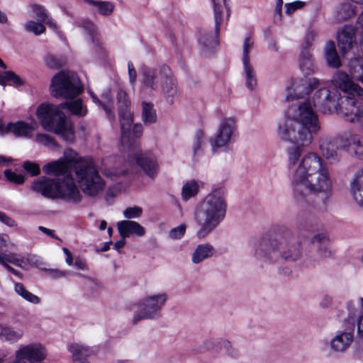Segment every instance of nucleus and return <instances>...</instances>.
I'll return each instance as SVG.
<instances>
[{
	"label": "nucleus",
	"mask_w": 363,
	"mask_h": 363,
	"mask_svg": "<svg viewBox=\"0 0 363 363\" xmlns=\"http://www.w3.org/2000/svg\"><path fill=\"white\" fill-rule=\"evenodd\" d=\"M38 125L33 118H30L29 123L22 121L9 123L5 125V132L11 133L17 137L28 138L30 136V133L38 128Z\"/></svg>",
	"instance_id": "19"
},
{
	"label": "nucleus",
	"mask_w": 363,
	"mask_h": 363,
	"mask_svg": "<svg viewBox=\"0 0 363 363\" xmlns=\"http://www.w3.org/2000/svg\"><path fill=\"white\" fill-rule=\"evenodd\" d=\"M333 301V298L331 296L328 295H325L323 297L320 302V306L323 308H328L329 307Z\"/></svg>",
	"instance_id": "60"
},
{
	"label": "nucleus",
	"mask_w": 363,
	"mask_h": 363,
	"mask_svg": "<svg viewBox=\"0 0 363 363\" xmlns=\"http://www.w3.org/2000/svg\"><path fill=\"white\" fill-rule=\"evenodd\" d=\"M204 140L201 133H197L193 144V152L194 157L200 156L203 152Z\"/></svg>",
	"instance_id": "47"
},
{
	"label": "nucleus",
	"mask_w": 363,
	"mask_h": 363,
	"mask_svg": "<svg viewBox=\"0 0 363 363\" xmlns=\"http://www.w3.org/2000/svg\"><path fill=\"white\" fill-rule=\"evenodd\" d=\"M325 57L327 64L330 67L337 68L340 67V60L336 51V48L334 42L329 41L326 43L325 46Z\"/></svg>",
	"instance_id": "28"
},
{
	"label": "nucleus",
	"mask_w": 363,
	"mask_h": 363,
	"mask_svg": "<svg viewBox=\"0 0 363 363\" xmlns=\"http://www.w3.org/2000/svg\"><path fill=\"white\" fill-rule=\"evenodd\" d=\"M213 4L215 28L209 30L201 28L199 30L198 42L203 52H207L215 48L218 44L217 37L220 30V26L223 21V11L220 5L216 4L215 0H211Z\"/></svg>",
	"instance_id": "12"
},
{
	"label": "nucleus",
	"mask_w": 363,
	"mask_h": 363,
	"mask_svg": "<svg viewBox=\"0 0 363 363\" xmlns=\"http://www.w3.org/2000/svg\"><path fill=\"white\" fill-rule=\"evenodd\" d=\"M352 152L359 160H363V140H362L359 136L357 138V143H355L352 147Z\"/></svg>",
	"instance_id": "54"
},
{
	"label": "nucleus",
	"mask_w": 363,
	"mask_h": 363,
	"mask_svg": "<svg viewBox=\"0 0 363 363\" xmlns=\"http://www.w3.org/2000/svg\"><path fill=\"white\" fill-rule=\"evenodd\" d=\"M60 179L42 177L33 182L31 189L45 198L57 199Z\"/></svg>",
	"instance_id": "16"
},
{
	"label": "nucleus",
	"mask_w": 363,
	"mask_h": 363,
	"mask_svg": "<svg viewBox=\"0 0 363 363\" xmlns=\"http://www.w3.org/2000/svg\"><path fill=\"white\" fill-rule=\"evenodd\" d=\"M13 289L14 291L26 301L33 304H39L40 303V298L28 291L23 284L13 281Z\"/></svg>",
	"instance_id": "33"
},
{
	"label": "nucleus",
	"mask_w": 363,
	"mask_h": 363,
	"mask_svg": "<svg viewBox=\"0 0 363 363\" xmlns=\"http://www.w3.org/2000/svg\"><path fill=\"white\" fill-rule=\"evenodd\" d=\"M6 179L16 184H21L24 182V176L21 174H17L11 169H6L4 172Z\"/></svg>",
	"instance_id": "49"
},
{
	"label": "nucleus",
	"mask_w": 363,
	"mask_h": 363,
	"mask_svg": "<svg viewBox=\"0 0 363 363\" xmlns=\"http://www.w3.org/2000/svg\"><path fill=\"white\" fill-rule=\"evenodd\" d=\"M254 43V40L251 37H247L245 38L242 45V62H250L249 53L253 48Z\"/></svg>",
	"instance_id": "45"
},
{
	"label": "nucleus",
	"mask_w": 363,
	"mask_h": 363,
	"mask_svg": "<svg viewBox=\"0 0 363 363\" xmlns=\"http://www.w3.org/2000/svg\"><path fill=\"white\" fill-rule=\"evenodd\" d=\"M45 63L49 67L57 69L62 67L65 62L63 59L57 58L52 55H48L45 57Z\"/></svg>",
	"instance_id": "50"
},
{
	"label": "nucleus",
	"mask_w": 363,
	"mask_h": 363,
	"mask_svg": "<svg viewBox=\"0 0 363 363\" xmlns=\"http://www.w3.org/2000/svg\"><path fill=\"white\" fill-rule=\"evenodd\" d=\"M302 252L301 242L294 239L289 230H284L277 238L264 240L257 250V256L270 263L280 259L295 262L301 257Z\"/></svg>",
	"instance_id": "6"
},
{
	"label": "nucleus",
	"mask_w": 363,
	"mask_h": 363,
	"mask_svg": "<svg viewBox=\"0 0 363 363\" xmlns=\"http://www.w3.org/2000/svg\"><path fill=\"white\" fill-rule=\"evenodd\" d=\"M61 109H67L72 115L82 117L86 115L87 110L84 106L82 101L80 99L67 101L60 104Z\"/></svg>",
	"instance_id": "31"
},
{
	"label": "nucleus",
	"mask_w": 363,
	"mask_h": 363,
	"mask_svg": "<svg viewBox=\"0 0 363 363\" xmlns=\"http://www.w3.org/2000/svg\"><path fill=\"white\" fill-rule=\"evenodd\" d=\"M311 242L318 246L317 256L319 259H325L333 255V252L329 247V240L323 233H318L314 235Z\"/></svg>",
	"instance_id": "22"
},
{
	"label": "nucleus",
	"mask_w": 363,
	"mask_h": 363,
	"mask_svg": "<svg viewBox=\"0 0 363 363\" xmlns=\"http://www.w3.org/2000/svg\"><path fill=\"white\" fill-rule=\"evenodd\" d=\"M4 263H11L16 267H22L25 263L23 257L15 252H3L0 249V264L4 265Z\"/></svg>",
	"instance_id": "36"
},
{
	"label": "nucleus",
	"mask_w": 363,
	"mask_h": 363,
	"mask_svg": "<svg viewBox=\"0 0 363 363\" xmlns=\"http://www.w3.org/2000/svg\"><path fill=\"white\" fill-rule=\"evenodd\" d=\"M23 335V332L20 329L0 324V339L11 343L18 341Z\"/></svg>",
	"instance_id": "29"
},
{
	"label": "nucleus",
	"mask_w": 363,
	"mask_h": 363,
	"mask_svg": "<svg viewBox=\"0 0 363 363\" xmlns=\"http://www.w3.org/2000/svg\"><path fill=\"white\" fill-rule=\"evenodd\" d=\"M117 228L120 235L128 238L131 235L143 236L145 233V228L138 222L124 220L117 223Z\"/></svg>",
	"instance_id": "21"
},
{
	"label": "nucleus",
	"mask_w": 363,
	"mask_h": 363,
	"mask_svg": "<svg viewBox=\"0 0 363 363\" xmlns=\"http://www.w3.org/2000/svg\"><path fill=\"white\" fill-rule=\"evenodd\" d=\"M355 14L354 6L350 2L342 3L335 12V18L337 21H345Z\"/></svg>",
	"instance_id": "35"
},
{
	"label": "nucleus",
	"mask_w": 363,
	"mask_h": 363,
	"mask_svg": "<svg viewBox=\"0 0 363 363\" xmlns=\"http://www.w3.org/2000/svg\"><path fill=\"white\" fill-rule=\"evenodd\" d=\"M143 213V208L139 206H133L125 208L123 211V216L127 219L139 218Z\"/></svg>",
	"instance_id": "51"
},
{
	"label": "nucleus",
	"mask_w": 363,
	"mask_h": 363,
	"mask_svg": "<svg viewBox=\"0 0 363 363\" xmlns=\"http://www.w3.org/2000/svg\"><path fill=\"white\" fill-rule=\"evenodd\" d=\"M160 69H153L149 67H144L142 70V83L144 86L156 90L158 88L160 81Z\"/></svg>",
	"instance_id": "25"
},
{
	"label": "nucleus",
	"mask_w": 363,
	"mask_h": 363,
	"mask_svg": "<svg viewBox=\"0 0 363 363\" xmlns=\"http://www.w3.org/2000/svg\"><path fill=\"white\" fill-rule=\"evenodd\" d=\"M316 106L315 101L311 99L293 104L279 125L281 137L296 145L288 149V160L294 197L301 206L309 202L312 194L329 198L333 189L329 169L321 157L310 152L300 159L303 147L311 143L313 134L320 129Z\"/></svg>",
	"instance_id": "1"
},
{
	"label": "nucleus",
	"mask_w": 363,
	"mask_h": 363,
	"mask_svg": "<svg viewBox=\"0 0 363 363\" xmlns=\"http://www.w3.org/2000/svg\"><path fill=\"white\" fill-rule=\"evenodd\" d=\"M62 250L66 255V259H65L66 263L68 265L71 266L72 264V261H73V257H72V253L67 248H65V247H64L62 249Z\"/></svg>",
	"instance_id": "62"
},
{
	"label": "nucleus",
	"mask_w": 363,
	"mask_h": 363,
	"mask_svg": "<svg viewBox=\"0 0 363 363\" xmlns=\"http://www.w3.org/2000/svg\"><path fill=\"white\" fill-rule=\"evenodd\" d=\"M118 114L121 129V142L124 147L131 148L129 153V162L136 164L150 177H153L157 169V162L151 155L143 154L136 140L143 132L140 123H133V112L128 94L119 89L117 93Z\"/></svg>",
	"instance_id": "4"
},
{
	"label": "nucleus",
	"mask_w": 363,
	"mask_h": 363,
	"mask_svg": "<svg viewBox=\"0 0 363 363\" xmlns=\"http://www.w3.org/2000/svg\"><path fill=\"white\" fill-rule=\"evenodd\" d=\"M24 28L26 31L33 33L35 35H39L45 31L44 23L41 21H28L24 24Z\"/></svg>",
	"instance_id": "43"
},
{
	"label": "nucleus",
	"mask_w": 363,
	"mask_h": 363,
	"mask_svg": "<svg viewBox=\"0 0 363 363\" xmlns=\"http://www.w3.org/2000/svg\"><path fill=\"white\" fill-rule=\"evenodd\" d=\"M347 316L342 320V330L336 332L330 341V350L335 353H342L350 348L354 340V320L357 309L353 301L347 303Z\"/></svg>",
	"instance_id": "8"
},
{
	"label": "nucleus",
	"mask_w": 363,
	"mask_h": 363,
	"mask_svg": "<svg viewBox=\"0 0 363 363\" xmlns=\"http://www.w3.org/2000/svg\"><path fill=\"white\" fill-rule=\"evenodd\" d=\"M350 191L355 204L363 211V169L357 171L350 180Z\"/></svg>",
	"instance_id": "20"
},
{
	"label": "nucleus",
	"mask_w": 363,
	"mask_h": 363,
	"mask_svg": "<svg viewBox=\"0 0 363 363\" xmlns=\"http://www.w3.org/2000/svg\"><path fill=\"white\" fill-rule=\"evenodd\" d=\"M357 138L358 135L350 133H345L335 137L340 148L348 152H352L353 146L357 143Z\"/></svg>",
	"instance_id": "30"
},
{
	"label": "nucleus",
	"mask_w": 363,
	"mask_h": 363,
	"mask_svg": "<svg viewBox=\"0 0 363 363\" xmlns=\"http://www.w3.org/2000/svg\"><path fill=\"white\" fill-rule=\"evenodd\" d=\"M61 107L50 103H43L36 108L35 115L40 124L47 131L60 135L65 140H74V131L66 121V116Z\"/></svg>",
	"instance_id": "7"
},
{
	"label": "nucleus",
	"mask_w": 363,
	"mask_h": 363,
	"mask_svg": "<svg viewBox=\"0 0 363 363\" xmlns=\"http://www.w3.org/2000/svg\"><path fill=\"white\" fill-rule=\"evenodd\" d=\"M350 69L352 77L363 84V60L355 59L353 60L350 65Z\"/></svg>",
	"instance_id": "42"
},
{
	"label": "nucleus",
	"mask_w": 363,
	"mask_h": 363,
	"mask_svg": "<svg viewBox=\"0 0 363 363\" xmlns=\"http://www.w3.org/2000/svg\"><path fill=\"white\" fill-rule=\"evenodd\" d=\"M23 167L27 172L30 173L33 176H36L40 174L39 166L35 163L26 162H24Z\"/></svg>",
	"instance_id": "55"
},
{
	"label": "nucleus",
	"mask_w": 363,
	"mask_h": 363,
	"mask_svg": "<svg viewBox=\"0 0 363 363\" xmlns=\"http://www.w3.org/2000/svg\"><path fill=\"white\" fill-rule=\"evenodd\" d=\"M82 91L80 80L74 72H61L55 74L52 79L50 92L55 97L73 99Z\"/></svg>",
	"instance_id": "9"
},
{
	"label": "nucleus",
	"mask_w": 363,
	"mask_h": 363,
	"mask_svg": "<svg viewBox=\"0 0 363 363\" xmlns=\"http://www.w3.org/2000/svg\"><path fill=\"white\" fill-rule=\"evenodd\" d=\"M354 306L357 309V316L354 320V323H357V333L359 337H363V314L359 311L358 305L354 303Z\"/></svg>",
	"instance_id": "52"
},
{
	"label": "nucleus",
	"mask_w": 363,
	"mask_h": 363,
	"mask_svg": "<svg viewBox=\"0 0 363 363\" xmlns=\"http://www.w3.org/2000/svg\"><path fill=\"white\" fill-rule=\"evenodd\" d=\"M167 301L166 293L151 294L143 298L137 304L138 311L133 318V324L142 320L157 318Z\"/></svg>",
	"instance_id": "10"
},
{
	"label": "nucleus",
	"mask_w": 363,
	"mask_h": 363,
	"mask_svg": "<svg viewBox=\"0 0 363 363\" xmlns=\"http://www.w3.org/2000/svg\"><path fill=\"white\" fill-rule=\"evenodd\" d=\"M243 65V75L245 79V85L248 89L253 90L257 86V77L256 72L251 65L249 62H242Z\"/></svg>",
	"instance_id": "34"
},
{
	"label": "nucleus",
	"mask_w": 363,
	"mask_h": 363,
	"mask_svg": "<svg viewBox=\"0 0 363 363\" xmlns=\"http://www.w3.org/2000/svg\"><path fill=\"white\" fill-rule=\"evenodd\" d=\"M337 39L340 52L347 54L357 44L354 28L350 26H344L337 32Z\"/></svg>",
	"instance_id": "18"
},
{
	"label": "nucleus",
	"mask_w": 363,
	"mask_h": 363,
	"mask_svg": "<svg viewBox=\"0 0 363 363\" xmlns=\"http://www.w3.org/2000/svg\"><path fill=\"white\" fill-rule=\"evenodd\" d=\"M9 236L5 234H0V249L7 246V238Z\"/></svg>",
	"instance_id": "64"
},
{
	"label": "nucleus",
	"mask_w": 363,
	"mask_h": 363,
	"mask_svg": "<svg viewBox=\"0 0 363 363\" xmlns=\"http://www.w3.org/2000/svg\"><path fill=\"white\" fill-rule=\"evenodd\" d=\"M304 6H305V2L301 1H296L292 3L286 4H285L286 13L288 15H291L296 10L303 8Z\"/></svg>",
	"instance_id": "53"
},
{
	"label": "nucleus",
	"mask_w": 363,
	"mask_h": 363,
	"mask_svg": "<svg viewBox=\"0 0 363 363\" xmlns=\"http://www.w3.org/2000/svg\"><path fill=\"white\" fill-rule=\"evenodd\" d=\"M0 221L9 227H16L18 225L16 221L7 216L4 212L0 211Z\"/></svg>",
	"instance_id": "57"
},
{
	"label": "nucleus",
	"mask_w": 363,
	"mask_h": 363,
	"mask_svg": "<svg viewBox=\"0 0 363 363\" xmlns=\"http://www.w3.org/2000/svg\"><path fill=\"white\" fill-rule=\"evenodd\" d=\"M30 9L35 17L41 22H43L49 27L57 29V26L54 20L49 16L48 11L45 6L40 4H32Z\"/></svg>",
	"instance_id": "26"
},
{
	"label": "nucleus",
	"mask_w": 363,
	"mask_h": 363,
	"mask_svg": "<svg viewBox=\"0 0 363 363\" xmlns=\"http://www.w3.org/2000/svg\"><path fill=\"white\" fill-rule=\"evenodd\" d=\"M335 87L320 89L316 94L317 104L325 111L337 113L346 121L355 123L363 119V106L354 97L363 100V89L354 83L344 72H337L331 79Z\"/></svg>",
	"instance_id": "2"
},
{
	"label": "nucleus",
	"mask_w": 363,
	"mask_h": 363,
	"mask_svg": "<svg viewBox=\"0 0 363 363\" xmlns=\"http://www.w3.org/2000/svg\"><path fill=\"white\" fill-rule=\"evenodd\" d=\"M92 98L94 99V101L96 103H98L99 105L102 106L104 111L106 113L107 117L110 120L114 119V114L113 112V102L111 97L110 96L109 94H106L102 96V101L97 99L96 96L92 95Z\"/></svg>",
	"instance_id": "39"
},
{
	"label": "nucleus",
	"mask_w": 363,
	"mask_h": 363,
	"mask_svg": "<svg viewBox=\"0 0 363 363\" xmlns=\"http://www.w3.org/2000/svg\"><path fill=\"white\" fill-rule=\"evenodd\" d=\"M62 177L63 179H60L57 199L74 204L80 203L83 196L72 174L67 173Z\"/></svg>",
	"instance_id": "13"
},
{
	"label": "nucleus",
	"mask_w": 363,
	"mask_h": 363,
	"mask_svg": "<svg viewBox=\"0 0 363 363\" xmlns=\"http://www.w3.org/2000/svg\"><path fill=\"white\" fill-rule=\"evenodd\" d=\"M160 82L162 92L169 104H173L178 97V89L172 70L168 66L163 65L160 69Z\"/></svg>",
	"instance_id": "15"
},
{
	"label": "nucleus",
	"mask_w": 363,
	"mask_h": 363,
	"mask_svg": "<svg viewBox=\"0 0 363 363\" xmlns=\"http://www.w3.org/2000/svg\"><path fill=\"white\" fill-rule=\"evenodd\" d=\"M204 347L211 352H218L223 347L229 350L231 347L230 342L221 338H208L203 342Z\"/></svg>",
	"instance_id": "32"
},
{
	"label": "nucleus",
	"mask_w": 363,
	"mask_h": 363,
	"mask_svg": "<svg viewBox=\"0 0 363 363\" xmlns=\"http://www.w3.org/2000/svg\"><path fill=\"white\" fill-rule=\"evenodd\" d=\"M0 67L4 69L6 67V65L1 59ZM6 84L15 86H20L24 84V81L16 73L11 71H6L2 73L0 72V84L5 85Z\"/></svg>",
	"instance_id": "27"
},
{
	"label": "nucleus",
	"mask_w": 363,
	"mask_h": 363,
	"mask_svg": "<svg viewBox=\"0 0 363 363\" xmlns=\"http://www.w3.org/2000/svg\"><path fill=\"white\" fill-rule=\"evenodd\" d=\"M70 167L73 168L75 180L85 195L95 197L104 191L106 182L93 159L81 158L70 148L64 151L62 158L45 164L43 171L46 174L60 177L69 173Z\"/></svg>",
	"instance_id": "3"
},
{
	"label": "nucleus",
	"mask_w": 363,
	"mask_h": 363,
	"mask_svg": "<svg viewBox=\"0 0 363 363\" xmlns=\"http://www.w3.org/2000/svg\"><path fill=\"white\" fill-rule=\"evenodd\" d=\"M68 350L72 353L74 361L80 360L81 358L88 356L91 352L89 347L78 343L71 344Z\"/></svg>",
	"instance_id": "38"
},
{
	"label": "nucleus",
	"mask_w": 363,
	"mask_h": 363,
	"mask_svg": "<svg viewBox=\"0 0 363 363\" xmlns=\"http://www.w3.org/2000/svg\"><path fill=\"white\" fill-rule=\"evenodd\" d=\"M199 190V184L195 180L187 182L182 187V197L184 201L195 196Z\"/></svg>",
	"instance_id": "40"
},
{
	"label": "nucleus",
	"mask_w": 363,
	"mask_h": 363,
	"mask_svg": "<svg viewBox=\"0 0 363 363\" xmlns=\"http://www.w3.org/2000/svg\"><path fill=\"white\" fill-rule=\"evenodd\" d=\"M38 229L42 233L46 234L47 235H48V236H50L51 238H57V237H55V235L54 234V230H52L48 229V228H45L43 226H39Z\"/></svg>",
	"instance_id": "63"
},
{
	"label": "nucleus",
	"mask_w": 363,
	"mask_h": 363,
	"mask_svg": "<svg viewBox=\"0 0 363 363\" xmlns=\"http://www.w3.org/2000/svg\"><path fill=\"white\" fill-rule=\"evenodd\" d=\"M86 4L94 6L98 9L99 13L104 16L110 15L114 9V6L109 1L84 0Z\"/></svg>",
	"instance_id": "41"
},
{
	"label": "nucleus",
	"mask_w": 363,
	"mask_h": 363,
	"mask_svg": "<svg viewBox=\"0 0 363 363\" xmlns=\"http://www.w3.org/2000/svg\"><path fill=\"white\" fill-rule=\"evenodd\" d=\"M227 211L225 191L216 188L209 193L196 207L195 222L199 226L196 235L204 238L224 219Z\"/></svg>",
	"instance_id": "5"
},
{
	"label": "nucleus",
	"mask_w": 363,
	"mask_h": 363,
	"mask_svg": "<svg viewBox=\"0 0 363 363\" xmlns=\"http://www.w3.org/2000/svg\"><path fill=\"white\" fill-rule=\"evenodd\" d=\"M142 120L145 125H150L157 121V115L153 105L147 102L142 104Z\"/></svg>",
	"instance_id": "37"
},
{
	"label": "nucleus",
	"mask_w": 363,
	"mask_h": 363,
	"mask_svg": "<svg viewBox=\"0 0 363 363\" xmlns=\"http://www.w3.org/2000/svg\"><path fill=\"white\" fill-rule=\"evenodd\" d=\"M35 141L50 148H54L57 146L56 142L51 136L44 133L37 134L35 136Z\"/></svg>",
	"instance_id": "46"
},
{
	"label": "nucleus",
	"mask_w": 363,
	"mask_h": 363,
	"mask_svg": "<svg viewBox=\"0 0 363 363\" xmlns=\"http://www.w3.org/2000/svg\"><path fill=\"white\" fill-rule=\"evenodd\" d=\"M238 135L237 121L234 117L223 118L219 123L217 132L211 140L212 151L228 148Z\"/></svg>",
	"instance_id": "11"
},
{
	"label": "nucleus",
	"mask_w": 363,
	"mask_h": 363,
	"mask_svg": "<svg viewBox=\"0 0 363 363\" xmlns=\"http://www.w3.org/2000/svg\"><path fill=\"white\" fill-rule=\"evenodd\" d=\"M42 264L43 263L40 260L36 259V267H39L40 270L45 272L52 279H60L66 277L67 274V272L60 270L57 269H49L41 267Z\"/></svg>",
	"instance_id": "44"
},
{
	"label": "nucleus",
	"mask_w": 363,
	"mask_h": 363,
	"mask_svg": "<svg viewBox=\"0 0 363 363\" xmlns=\"http://www.w3.org/2000/svg\"><path fill=\"white\" fill-rule=\"evenodd\" d=\"M214 254L215 250L210 244L199 245L192 253L191 262L196 264H200L204 259L213 257Z\"/></svg>",
	"instance_id": "24"
},
{
	"label": "nucleus",
	"mask_w": 363,
	"mask_h": 363,
	"mask_svg": "<svg viewBox=\"0 0 363 363\" xmlns=\"http://www.w3.org/2000/svg\"><path fill=\"white\" fill-rule=\"evenodd\" d=\"M319 149L323 156L330 164L340 162L341 155L338 152L340 149L335 138L322 136L319 139Z\"/></svg>",
	"instance_id": "17"
},
{
	"label": "nucleus",
	"mask_w": 363,
	"mask_h": 363,
	"mask_svg": "<svg viewBox=\"0 0 363 363\" xmlns=\"http://www.w3.org/2000/svg\"><path fill=\"white\" fill-rule=\"evenodd\" d=\"M186 230V225L184 223L180 224L177 227L171 229L168 236L172 240H179L184 235Z\"/></svg>",
	"instance_id": "48"
},
{
	"label": "nucleus",
	"mask_w": 363,
	"mask_h": 363,
	"mask_svg": "<svg viewBox=\"0 0 363 363\" xmlns=\"http://www.w3.org/2000/svg\"><path fill=\"white\" fill-rule=\"evenodd\" d=\"M320 85V81L316 78H301L295 79L291 86L288 88L286 96L287 101H293L309 94L313 89Z\"/></svg>",
	"instance_id": "14"
},
{
	"label": "nucleus",
	"mask_w": 363,
	"mask_h": 363,
	"mask_svg": "<svg viewBox=\"0 0 363 363\" xmlns=\"http://www.w3.org/2000/svg\"><path fill=\"white\" fill-rule=\"evenodd\" d=\"M80 24L81 26L91 36V38H93L96 33V28L94 23L89 20L85 19L82 20Z\"/></svg>",
	"instance_id": "56"
},
{
	"label": "nucleus",
	"mask_w": 363,
	"mask_h": 363,
	"mask_svg": "<svg viewBox=\"0 0 363 363\" xmlns=\"http://www.w3.org/2000/svg\"><path fill=\"white\" fill-rule=\"evenodd\" d=\"M4 265H2V266L4 267H5L9 272L12 273L15 276L18 277V278H20L21 279H23V274H22L21 272H20L19 271L15 269L13 267H12L11 266H10L8 264H6L4 262Z\"/></svg>",
	"instance_id": "61"
},
{
	"label": "nucleus",
	"mask_w": 363,
	"mask_h": 363,
	"mask_svg": "<svg viewBox=\"0 0 363 363\" xmlns=\"http://www.w3.org/2000/svg\"><path fill=\"white\" fill-rule=\"evenodd\" d=\"M74 264L79 269L84 270L87 268L86 261L80 257L75 258Z\"/></svg>",
	"instance_id": "59"
},
{
	"label": "nucleus",
	"mask_w": 363,
	"mask_h": 363,
	"mask_svg": "<svg viewBox=\"0 0 363 363\" xmlns=\"http://www.w3.org/2000/svg\"><path fill=\"white\" fill-rule=\"evenodd\" d=\"M128 68L130 82L132 85H134L137 79V72L132 63H128Z\"/></svg>",
	"instance_id": "58"
},
{
	"label": "nucleus",
	"mask_w": 363,
	"mask_h": 363,
	"mask_svg": "<svg viewBox=\"0 0 363 363\" xmlns=\"http://www.w3.org/2000/svg\"><path fill=\"white\" fill-rule=\"evenodd\" d=\"M298 65L300 70L304 75H310L315 72L316 67L307 46L303 47L301 50L298 59Z\"/></svg>",
	"instance_id": "23"
}]
</instances>
